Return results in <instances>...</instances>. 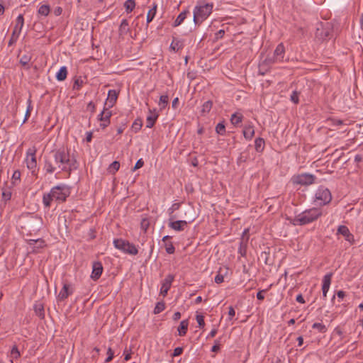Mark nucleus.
I'll return each instance as SVG.
<instances>
[{
    "mask_svg": "<svg viewBox=\"0 0 363 363\" xmlns=\"http://www.w3.org/2000/svg\"><path fill=\"white\" fill-rule=\"evenodd\" d=\"M159 116L158 113L156 111V109L149 110V115L146 118V127L148 128H151L155 125L157 118Z\"/></svg>",
    "mask_w": 363,
    "mask_h": 363,
    "instance_id": "nucleus-18",
    "label": "nucleus"
},
{
    "mask_svg": "<svg viewBox=\"0 0 363 363\" xmlns=\"http://www.w3.org/2000/svg\"><path fill=\"white\" fill-rule=\"evenodd\" d=\"M157 4L156 3H153L152 8L149 10L147 14V23H150L155 18L157 13Z\"/></svg>",
    "mask_w": 363,
    "mask_h": 363,
    "instance_id": "nucleus-25",
    "label": "nucleus"
},
{
    "mask_svg": "<svg viewBox=\"0 0 363 363\" xmlns=\"http://www.w3.org/2000/svg\"><path fill=\"white\" fill-rule=\"evenodd\" d=\"M119 168L120 163L118 161H114L110 164L108 169L111 172L113 171V173L114 174L119 169Z\"/></svg>",
    "mask_w": 363,
    "mask_h": 363,
    "instance_id": "nucleus-43",
    "label": "nucleus"
},
{
    "mask_svg": "<svg viewBox=\"0 0 363 363\" xmlns=\"http://www.w3.org/2000/svg\"><path fill=\"white\" fill-rule=\"evenodd\" d=\"M216 334H217V330L214 328V329L211 330V331L207 336V338L213 337L216 336Z\"/></svg>",
    "mask_w": 363,
    "mask_h": 363,
    "instance_id": "nucleus-59",
    "label": "nucleus"
},
{
    "mask_svg": "<svg viewBox=\"0 0 363 363\" xmlns=\"http://www.w3.org/2000/svg\"><path fill=\"white\" fill-rule=\"evenodd\" d=\"M183 352V348L181 347H176L174 350V352H173V354H172V356L173 357H177L180 354H182Z\"/></svg>",
    "mask_w": 363,
    "mask_h": 363,
    "instance_id": "nucleus-51",
    "label": "nucleus"
},
{
    "mask_svg": "<svg viewBox=\"0 0 363 363\" xmlns=\"http://www.w3.org/2000/svg\"><path fill=\"white\" fill-rule=\"evenodd\" d=\"M164 308H165L164 303V302H158V303H157L153 312L155 314H158V313H161L162 311H163L164 310Z\"/></svg>",
    "mask_w": 363,
    "mask_h": 363,
    "instance_id": "nucleus-39",
    "label": "nucleus"
},
{
    "mask_svg": "<svg viewBox=\"0 0 363 363\" xmlns=\"http://www.w3.org/2000/svg\"><path fill=\"white\" fill-rule=\"evenodd\" d=\"M181 318V313L179 312H175L173 315V320L177 321Z\"/></svg>",
    "mask_w": 363,
    "mask_h": 363,
    "instance_id": "nucleus-61",
    "label": "nucleus"
},
{
    "mask_svg": "<svg viewBox=\"0 0 363 363\" xmlns=\"http://www.w3.org/2000/svg\"><path fill=\"white\" fill-rule=\"evenodd\" d=\"M317 178L310 173H302L294 175L291 182L294 184L301 186H309L315 183Z\"/></svg>",
    "mask_w": 363,
    "mask_h": 363,
    "instance_id": "nucleus-5",
    "label": "nucleus"
},
{
    "mask_svg": "<svg viewBox=\"0 0 363 363\" xmlns=\"http://www.w3.org/2000/svg\"><path fill=\"white\" fill-rule=\"evenodd\" d=\"M285 56V48L282 43H279L275 48L273 54V57L275 61L279 62H284Z\"/></svg>",
    "mask_w": 363,
    "mask_h": 363,
    "instance_id": "nucleus-14",
    "label": "nucleus"
},
{
    "mask_svg": "<svg viewBox=\"0 0 363 363\" xmlns=\"http://www.w3.org/2000/svg\"><path fill=\"white\" fill-rule=\"evenodd\" d=\"M266 291L265 290H262V291H259L257 294V298L260 300V301H262L264 300V293Z\"/></svg>",
    "mask_w": 363,
    "mask_h": 363,
    "instance_id": "nucleus-56",
    "label": "nucleus"
},
{
    "mask_svg": "<svg viewBox=\"0 0 363 363\" xmlns=\"http://www.w3.org/2000/svg\"><path fill=\"white\" fill-rule=\"evenodd\" d=\"M243 135L246 140H250L255 135L254 125L252 123L246 125L243 129Z\"/></svg>",
    "mask_w": 363,
    "mask_h": 363,
    "instance_id": "nucleus-21",
    "label": "nucleus"
},
{
    "mask_svg": "<svg viewBox=\"0 0 363 363\" xmlns=\"http://www.w3.org/2000/svg\"><path fill=\"white\" fill-rule=\"evenodd\" d=\"M78 167L77 162L74 155L67 150L60 148L52 150L45 157L44 169L48 174H52L56 169L67 172L69 174Z\"/></svg>",
    "mask_w": 363,
    "mask_h": 363,
    "instance_id": "nucleus-1",
    "label": "nucleus"
},
{
    "mask_svg": "<svg viewBox=\"0 0 363 363\" xmlns=\"http://www.w3.org/2000/svg\"><path fill=\"white\" fill-rule=\"evenodd\" d=\"M235 315V309L233 306L228 308V319L230 320Z\"/></svg>",
    "mask_w": 363,
    "mask_h": 363,
    "instance_id": "nucleus-52",
    "label": "nucleus"
},
{
    "mask_svg": "<svg viewBox=\"0 0 363 363\" xmlns=\"http://www.w3.org/2000/svg\"><path fill=\"white\" fill-rule=\"evenodd\" d=\"M333 274L328 273L326 274L323 279V284H322V291H323V298L324 299L326 298L327 293L329 291L331 279H332Z\"/></svg>",
    "mask_w": 363,
    "mask_h": 363,
    "instance_id": "nucleus-16",
    "label": "nucleus"
},
{
    "mask_svg": "<svg viewBox=\"0 0 363 363\" xmlns=\"http://www.w3.org/2000/svg\"><path fill=\"white\" fill-rule=\"evenodd\" d=\"M87 110H89L91 112H94V111H95V104L92 101H90L88 104V105H87Z\"/></svg>",
    "mask_w": 363,
    "mask_h": 363,
    "instance_id": "nucleus-57",
    "label": "nucleus"
},
{
    "mask_svg": "<svg viewBox=\"0 0 363 363\" xmlns=\"http://www.w3.org/2000/svg\"><path fill=\"white\" fill-rule=\"evenodd\" d=\"M53 13L56 16H59L62 14V9L60 7V6H57L54 11H53Z\"/></svg>",
    "mask_w": 363,
    "mask_h": 363,
    "instance_id": "nucleus-54",
    "label": "nucleus"
},
{
    "mask_svg": "<svg viewBox=\"0 0 363 363\" xmlns=\"http://www.w3.org/2000/svg\"><path fill=\"white\" fill-rule=\"evenodd\" d=\"M24 25V18L22 14H19L16 20V24L12 33V39L16 41L21 33L22 28Z\"/></svg>",
    "mask_w": 363,
    "mask_h": 363,
    "instance_id": "nucleus-10",
    "label": "nucleus"
},
{
    "mask_svg": "<svg viewBox=\"0 0 363 363\" xmlns=\"http://www.w3.org/2000/svg\"><path fill=\"white\" fill-rule=\"evenodd\" d=\"M73 293V289L71 285L64 284L62 289L58 294V298L60 300L66 299L70 294Z\"/></svg>",
    "mask_w": 363,
    "mask_h": 363,
    "instance_id": "nucleus-19",
    "label": "nucleus"
},
{
    "mask_svg": "<svg viewBox=\"0 0 363 363\" xmlns=\"http://www.w3.org/2000/svg\"><path fill=\"white\" fill-rule=\"evenodd\" d=\"M143 126V121L140 118H136L132 124V130L135 133H138Z\"/></svg>",
    "mask_w": 363,
    "mask_h": 363,
    "instance_id": "nucleus-31",
    "label": "nucleus"
},
{
    "mask_svg": "<svg viewBox=\"0 0 363 363\" xmlns=\"http://www.w3.org/2000/svg\"><path fill=\"white\" fill-rule=\"evenodd\" d=\"M21 179V172L18 170L14 171L12 175L13 184H16V182H20Z\"/></svg>",
    "mask_w": 363,
    "mask_h": 363,
    "instance_id": "nucleus-46",
    "label": "nucleus"
},
{
    "mask_svg": "<svg viewBox=\"0 0 363 363\" xmlns=\"http://www.w3.org/2000/svg\"><path fill=\"white\" fill-rule=\"evenodd\" d=\"M109 108L104 107V111L98 116V118L101 123L100 126L104 129L110 124V118L111 116V112L108 111Z\"/></svg>",
    "mask_w": 363,
    "mask_h": 363,
    "instance_id": "nucleus-12",
    "label": "nucleus"
},
{
    "mask_svg": "<svg viewBox=\"0 0 363 363\" xmlns=\"http://www.w3.org/2000/svg\"><path fill=\"white\" fill-rule=\"evenodd\" d=\"M215 344L211 348V351L213 352H218L219 350H220V341L219 339H217L215 340Z\"/></svg>",
    "mask_w": 363,
    "mask_h": 363,
    "instance_id": "nucleus-48",
    "label": "nucleus"
},
{
    "mask_svg": "<svg viewBox=\"0 0 363 363\" xmlns=\"http://www.w3.org/2000/svg\"><path fill=\"white\" fill-rule=\"evenodd\" d=\"M169 101V97L167 95H162L160 98L159 106L161 109H164Z\"/></svg>",
    "mask_w": 363,
    "mask_h": 363,
    "instance_id": "nucleus-35",
    "label": "nucleus"
},
{
    "mask_svg": "<svg viewBox=\"0 0 363 363\" xmlns=\"http://www.w3.org/2000/svg\"><path fill=\"white\" fill-rule=\"evenodd\" d=\"M164 247L168 254H173L175 251V247L172 242H164Z\"/></svg>",
    "mask_w": 363,
    "mask_h": 363,
    "instance_id": "nucleus-40",
    "label": "nucleus"
},
{
    "mask_svg": "<svg viewBox=\"0 0 363 363\" xmlns=\"http://www.w3.org/2000/svg\"><path fill=\"white\" fill-rule=\"evenodd\" d=\"M129 31L128 28V22L126 19L122 20L121 25L119 26V34L121 35H124L128 33Z\"/></svg>",
    "mask_w": 363,
    "mask_h": 363,
    "instance_id": "nucleus-26",
    "label": "nucleus"
},
{
    "mask_svg": "<svg viewBox=\"0 0 363 363\" xmlns=\"http://www.w3.org/2000/svg\"><path fill=\"white\" fill-rule=\"evenodd\" d=\"M143 165H144V162H143V159H139L136 162V163L133 169V171H135L136 169L141 168Z\"/></svg>",
    "mask_w": 363,
    "mask_h": 363,
    "instance_id": "nucleus-50",
    "label": "nucleus"
},
{
    "mask_svg": "<svg viewBox=\"0 0 363 363\" xmlns=\"http://www.w3.org/2000/svg\"><path fill=\"white\" fill-rule=\"evenodd\" d=\"M296 301H298V303H305V300L303 297V296L301 294H298L297 296H296Z\"/></svg>",
    "mask_w": 363,
    "mask_h": 363,
    "instance_id": "nucleus-58",
    "label": "nucleus"
},
{
    "mask_svg": "<svg viewBox=\"0 0 363 363\" xmlns=\"http://www.w3.org/2000/svg\"><path fill=\"white\" fill-rule=\"evenodd\" d=\"M50 12V7L48 4L41 5L38 11V13L43 16H48Z\"/></svg>",
    "mask_w": 363,
    "mask_h": 363,
    "instance_id": "nucleus-29",
    "label": "nucleus"
},
{
    "mask_svg": "<svg viewBox=\"0 0 363 363\" xmlns=\"http://www.w3.org/2000/svg\"><path fill=\"white\" fill-rule=\"evenodd\" d=\"M362 160V157L360 155H357L354 157V161L357 162H359Z\"/></svg>",
    "mask_w": 363,
    "mask_h": 363,
    "instance_id": "nucleus-64",
    "label": "nucleus"
},
{
    "mask_svg": "<svg viewBox=\"0 0 363 363\" xmlns=\"http://www.w3.org/2000/svg\"><path fill=\"white\" fill-rule=\"evenodd\" d=\"M225 34V31L224 30H220L218 31V33H216V36L217 38H222Z\"/></svg>",
    "mask_w": 363,
    "mask_h": 363,
    "instance_id": "nucleus-62",
    "label": "nucleus"
},
{
    "mask_svg": "<svg viewBox=\"0 0 363 363\" xmlns=\"http://www.w3.org/2000/svg\"><path fill=\"white\" fill-rule=\"evenodd\" d=\"M28 244L30 245H34L37 244L38 248H43L45 247V241L43 239L30 240Z\"/></svg>",
    "mask_w": 363,
    "mask_h": 363,
    "instance_id": "nucleus-36",
    "label": "nucleus"
},
{
    "mask_svg": "<svg viewBox=\"0 0 363 363\" xmlns=\"http://www.w3.org/2000/svg\"><path fill=\"white\" fill-rule=\"evenodd\" d=\"M2 196L5 200H9L11 196V194L9 191H5L2 193Z\"/></svg>",
    "mask_w": 363,
    "mask_h": 363,
    "instance_id": "nucleus-55",
    "label": "nucleus"
},
{
    "mask_svg": "<svg viewBox=\"0 0 363 363\" xmlns=\"http://www.w3.org/2000/svg\"><path fill=\"white\" fill-rule=\"evenodd\" d=\"M71 193L70 188L63 184L53 186L49 193L44 194L43 196V203L44 207L50 208L52 201L55 200L58 203H63Z\"/></svg>",
    "mask_w": 363,
    "mask_h": 363,
    "instance_id": "nucleus-2",
    "label": "nucleus"
},
{
    "mask_svg": "<svg viewBox=\"0 0 363 363\" xmlns=\"http://www.w3.org/2000/svg\"><path fill=\"white\" fill-rule=\"evenodd\" d=\"M150 226V221L147 218H143L140 222V228L145 232Z\"/></svg>",
    "mask_w": 363,
    "mask_h": 363,
    "instance_id": "nucleus-42",
    "label": "nucleus"
},
{
    "mask_svg": "<svg viewBox=\"0 0 363 363\" xmlns=\"http://www.w3.org/2000/svg\"><path fill=\"white\" fill-rule=\"evenodd\" d=\"M103 272V266L100 262H94L92 264V272L91 278L93 280H97L100 278Z\"/></svg>",
    "mask_w": 363,
    "mask_h": 363,
    "instance_id": "nucleus-17",
    "label": "nucleus"
},
{
    "mask_svg": "<svg viewBox=\"0 0 363 363\" xmlns=\"http://www.w3.org/2000/svg\"><path fill=\"white\" fill-rule=\"evenodd\" d=\"M297 341H298V345L299 347H301L303 345V337H301V336L298 337Z\"/></svg>",
    "mask_w": 363,
    "mask_h": 363,
    "instance_id": "nucleus-63",
    "label": "nucleus"
},
{
    "mask_svg": "<svg viewBox=\"0 0 363 363\" xmlns=\"http://www.w3.org/2000/svg\"><path fill=\"white\" fill-rule=\"evenodd\" d=\"M255 147L257 152H262L264 148V140L262 138H257L255 141Z\"/></svg>",
    "mask_w": 363,
    "mask_h": 363,
    "instance_id": "nucleus-28",
    "label": "nucleus"
},
{
    "mask_svg": "<svg viewBox=\"0 0 363 363\" xmlns=\"http://www.w3.org/2000/svg\"><path fill=\"white\" fill-rule=\"evenodd\" d=\"M30 57L28 55H23L21 59H20V63L23 65V66H26L28 64V62H30Z\"/></svg>",
    "mask_w": 363,
    "mask_h": 363,
    "instance_id": "nucleus-47",
    "label": "nucleus"
},
{
    "mask_svg": "<svg viewBox=\"0 0 363 363\" xmlns=\"http://www.w3.org/2000/svg\"><path fill=\"white\" fill-rule=\"evenodd\" d=\"M337 234H340L345 237V239L351 245L354 244V235L350 232L349 228L345 225H340L337 228Z\"/></svg>",
    "mask_w": 363,
    "mask_h": 363,
    "instance_id": "nucleus-13",
    "label": "nucleus"
},
{
    "mask_svg": "<svg viewBox=\"0 0 363 363\" xmlns=\"http://www.w3.org/2000/svg\"><path fill=\"white\" fill-rule=\"evenodd\" d=\"M124 7L128 13H130L135 7V2L134 0H127L124 3Z\"/></svg>",
    "mask_w": 363,
    "mask_h": 363,
    "instance_id": "nucleus-33",
    "label": "nucleus"
},
{
    "mask_svg": "<svg viewBox=\"0 0 363 363\" xmlns=\"http://www.w3.org/2000/svg\"><path fill=\"white\" fill-rule=\"evenodd\" d=\"M275 63H278V62L275 61L273 56H268L266 57L259 64V74L262 76L264 75L270 70L271 67Z\"/></svg>",
    "mask_w": 363,
    "mask_h": 363,
    "instance_id": "nucleus-9",
    "label": "nucleus"
},
{
    "mask_svg": "<svg viewBox=\"0 0 363 363\" xmlns=\"http://www.w3.org/2000/svg\"><path fill=\"white\" fill-rule=\"evenodd\" d=\"M188 326V320H183L182 321H181L180 325L178 328V335L179 336H184L186 334Z\"/></svg>",
    "mask_w": 363,
    "mask_h": 363,
    "instance_id": "nucleus-22",
    "label": "nucleus"
},
{
    "mask_svg": "<svg viewBox=\"0 0 363 363\" xmlns=\"http://www.w3.org/2000/svg\"><path fill=\"white\" fill-rule=\"evenodd\" d=\"M174 279L173 274H168L162 281V286L160 289V294L165 296L169 289L171 288L172 284Z\"/></svg>",
    "mask_w": 363,
    "mask_h": 363,
    "instance_id": "nucleus-11",
    "label": "nucleus"
},
{
    "mask_svg": "<svg viewBox=\"0 0 363 363\" xmlns=\"http://www.w3.org/2000/svg\"><path fill=\"white\" fill-rule=\"evenodd\" d=\"M32 109H33V106L31 105V101L30 99H28V106H27V109H26V113L25 118L23 120V123H25L28 120V118H29Z\"/></svg>",
    "mask_w": 363,
    "mask_h": 363,
    "instance_id": "nucleus-44",
    "label": "nucleus"
},
{
    "mask_svg": "<svg viewBox=\"0 0 363 363\" xmlns=\"http://www.w3.org/2000/svg\"><path fill=\"white\" fill-rule=\"evenodd\" d=\"M34 311L35 314L40 318L44 317V307L40 303H36L34 305Z\"/></svg>",
    "mask_w": 363,
    "mask_h": 363,
    "instance_id": "nucleus-30",
    "label": "nucleus"
},
{
    "mask_svg": "<svg viewBox=\"0 0 363 363\" xmlns=\"http://www.w3.org/2000/svg\"><path fill=\"white\" fill-rule=\"evenodd\" d=\"M114 247L125 253L135 255L138 253V250L135 245L123 239H116L113 240Z\"/></svg>",
    "mask_w": 363,
    "mask_h": 363,
    "instance_id": "nucleus-6",
    "label": "nucleus"
},
{
    "mask_svg": "<svg viewBox=\"0 0 363 363\" xmlns=\"http://www.w3.org/2000/svg\"><path fill=\"white\" fill-rule=\"evenodd\" d=\"M213 3L199 1L194 9L193 21L196 25L200 26L212 13L213 9Z\"/></svg>",
    "mask_w": 363,
    "mask_h": 363,
    "instance_id": "nucleus-3",
    "label": "nucleus"
},
{
    "mask_svg": "<svg viewBox=\"0 0 363 363\" xmlns=\"http://www.w3.org/2000/svg\"><path fill=\"white\" fill-rule=\"evenodd\" d=\"M20 352L16 346H13L11 351V362L13 363V359H17L20 357Z\"/></svg>",
    "mask_w": 363,
    "mask_h": 363,
    "instance_id": "nucleus-38",
    "label": "nucleus"
},
{
    "mask_svg": "<svg viewBox=\"0 0 363 363\" xmlns=\"http://www.w3.org/2000/svg\"><path fill=\"white\" fill-rule=\"evenodd\" d=\"M118 92L114 89L109 90L108 92V96L105 101L104 106L107 108H111L114 106L118 99Z\"/></svg>",
    "mask_w": 363,
    "mask_h": 363,
    "instance_id": "nucleus-15",
    "label": "nucleus"
},
{
    "mask_svg": "<svg viewBox=\"0 0 363 363\" xmlns=\"http://www.w3.org/2000/svg\"><path fill=\"white\" fill-rule=\"evenodd\" d=\"M189 11L186 10L182 11L179 14V16L177 17L176 20L174 21L173 23V27H177L180 26L184 21L186 19L187 14L189 13Z\"/></svg>",
    "mask_w": 363,
    "mask_h": 363,
    "instance_id": "nucleus-23",
    "label": "nucleus"
},
{
    "mask_svg": "<svg viewBox=\"0 0 363 363\" xmlns=\"http://www.w3.org/2000/svg\"><path fill=\"white\" fill-rule=\"evenodd\" d=\"M299 92L294 91L290 96V100L295 104H298L299 102Z\"/></svg>",
    "mask_w": 363,
    "mask_h": 363,
    "instance_id": "nucleus-41",
    "label": "nucleus"
},
{
    "mask_svg": "<svg viewBox=\"0 0 363 363\" xmlns=\"http://www.w3.org/2000/svg\"><path fill=\"white\" fill-rule=\"evenodd\" d=\"M243 119V115L241 113L235 112L231 115L230 122L234 125H238L240 124Z\"/></svg>",
    "mask_w": 363,
    "mask_h": 363,
    "instance_id": "nucleus-24",
    "label": "nucleus"
},
{
    "mask_svg": "<svg viewBox=\"0 0 363 363\" xmlns=\"http://www.w3.org/2000/svg\"><path fill=\"white\" fill-rule=\"evenodd\" d=\"M332 195L330 190L324 186H320L315 194V201L319 205H326L330 202Z\"/></svg>",
    "mask_w": 363,
    "mask_h": 363,
    "instance_id": "nucleus-8",
    "label": "nucleus"
},
{
    "mask_svg": "<svg viewBox=\"0 0 363 363\" xmlns=\"http://www.w3.org/2000/svg\"><path fill=\"white\" fill-rule=\"evenodd\" d=\"M322 215L320 208H312L298 214L294 218V224L304 225L316 220Z\"/></svg>",
    "mask_w": 363,
    "mask_h": 363,
    "instance_id": "nucleus-4",
    "label": "nucleus"
},
{
    "mask_svg": "<svg viewBox=\"0 0 363 363\" xmlns=\"http://www.w3.org/2000/svg\"><path fill=\"white\" fill-rule=\"evenodd\" d=\"M212 106H213V103L211 101H206L202 106V108H201L202 113L206 114V113H208L211 111V109L212 108Z\"/></svg>",
    "mask_w": 363,
    "mask_h": 363,
    "instance_id": "nucleus-34",
    "label": "nucleus"
},
{
    "mask_svg": "<svg viewBox=\"0 0 363 363\" xmlns=\"http://www.w3.org/2000/svg\"><path fill=\"white\" fill-rule=\"evenodd\" d=\"M196 321L199 328H203L205 326L204 317L201 314H197L196 316Z\"/></svg>",
    "mask_w": 363,
    "mask_h": 363,
    "instance_id": "nucleus-45",
    "label": "nucleus"
},
{
    "mask_svg": "<svg viewBox=\"0 0 363 363\" xmlns=\"http://www.w3.org/2000/svg\"><path fill=\"white\" fill-rule=\"evenodd\" d=\"M216 132L220 135H223L225 133V126L223 122H220L217 124L216 127Z\"/></svg>",
    "mask_w": 363,
    "mask_h": 363,
    "instance_id": "nucleus-37",
    "label": "nucleus"
},
{
    "mask_svg": "<svg viewBox=\"0 0 363 363\" xmlns=\"http://www.w3.org/2000/svg\"><path fill=\"white\" fill-rule=\"evenodd\" d=\"M224 281V277L222 274H217L216 277H215V282L217 283V284H220L222 282H223Z\"/></svg>",
    "mask_w": 363,
    "mask_h": 363,
    "instance_id": "nucleus-53",
    "label": "nucleus"
},
{
    "mask_svg": "<svg viewBox=\"0 0 363 363\" xmlns=\"http://www.w3.org/2000/svg\"><path fill=\"white\" fill-rule=\"evenodd\" d=\"M67 69L65 66L62 67L56 74V79L58 81H64L67 78Z\"/></svg>",
    "mask_w": 363,
    "mask_h": 363,
    "instance_id": "nucleus-27",
    "label": "nucleus"
},
{
    "mask_svg": "<svg viewBox=\"0 0 363 363\" xmlns=\"http://www.w3.org/2000/svg\"><path fill=\"white\" fill-rule=\"evenodd\" d=\"M187 225V222L186 220H176L171 221L169 223V227L173 229L175 231H182L184 230V228Z\"/></svg>",
    "mask_w": 363,
    "mask_h": 363,
    "instance_id": "nucleus-20",
    "label": "nucleus"
},
{
    "mask_svg": "<svg viewBox=\"0 0 363 363\" xmlns=\"http://www.w3.org/2000/svg\"><path fill=\"white\" fill-rule=\"evenodd\" d=\"M312 328L317 330L319 333H325L327 331V327L322 323H315L312 325Z\"/></svg>",
    "mask_w": 363,
    "mask_h": 363,
    "instance_id": "nucleus-32",
    "label": "nucleus"
},
{
    "mask_svg": "<svg viewBox=\"0 0 363 363\" xmlns=\"http://www.w3.org/2000/svg\"><path fill=\"white\" fill-rule=\"evenodd\" d=\"M36 152V147L34 146L28 148L26 151V156L25 159L26 167L29 170H30L33 174H35L37 171V161L35 157Z\"/></svg>",
    "mask_w": 363,
    "mask_h": 363,
    "instance_id": "nucleus-7",
    "label": "nucleus"
},
{
    "mask_svg": "<svg viewBox=\"0 0 363 363\" xmlns=\"http://www.w3.org/2000/svg\"><path fill=\"white\" fill-rule=\"evenodd\" d=\"M337 296L340 299H342L345 296V293L343 291H338L337 292Z\"/></svg>",
    "mask_w": 363,
    "mask_h": 363,
    "instance_id": "nucleus-60",
    "label": "nucleus"
},
{
    "mask_svg": "<svg viewBox=\"0 0 363 363\" xmlns=\"http://www.w3.org/2000/svg\"><path fill=\"white\" fill-rule=\"evenodd\" d=\"M107 354H108V357L105 360V362H111L113 358V355H114V353L112 351L111 348L109 347L107 350Z\"/></svg>",
    "mask_w": 363,
    "mask_h": 363,
    "instance_id": "nucleus-49",
    "label": "nucleus"
}]
</instances>
